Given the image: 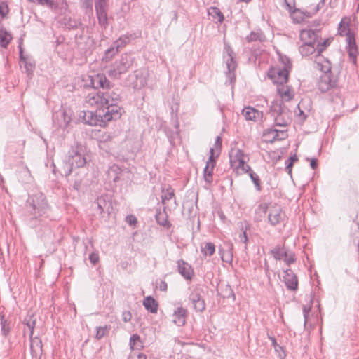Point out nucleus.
<instances>
[{
  "label": "nucleus",
  "instance_id": "6e6552de",
  "mask_svg": "<svg viewBox=\"0 0 359 359\" xmlns=\"http://www.w3.org/2000/svg\"><path fill=\"white\" fill-rule=\"evenodd\" d=\"M318 67L323 72L318 83V89L321 92L325 93L336 86L337 79L332 77L331 65L328 60H326L325 65L318 62Z\"/></svg>",
  "mask_w": 359,
  "mask_h": 359
},
{
  "label": "nucleus",
  "instance_id": "864d4df0",
  "mask_svg": "<svg viewBox=\"0 0 359 359\" xmlns=\"http://www.w3.org/2000/svg\"><path fill=\"white\" fill-rule=\"evenodd\" d=\"M311 306L310 305H304L302 307L303 314L304 318V325L306 324L308 320L309 313L310 312Z\"/></svg>",
  "mask_w": 359,
  "mask_h": 359
},
{
  "label": "nucleus",
  "instance_id": "6ab92c4d",
  "mask_svg": "<svg viewBox=\"0 0 359 359\" xmlns=\"http://www.w3.org/2000/svg\"><path fill=\"white\" fill-rule=\"evenodd\" d=\"M95 11L98 23L106 28L108 25L107 6L95 7Z\"/></svg>",
  "mask_w": 359,
  "mask_h": 359
},
{
  "label": "nucleus",
  "instance_id": "774afa93",
  "mask_svg": "<svg viewBox=\"0 0 359 359\" xmlns=\"http://www.w3.org/2000/svg\"><path fill=\"white\" fill-rule=\"evenodd\" d=\"M241 170L245 172V173H250L251 171H252L251 170V168L250 165H248V164H245L243 165V167L241 168Z\"/></svg>",
  "mask_w": 359,
  "mask_h": 359
},
{
  "label": "nucleus",
  "instance_id": "f3484780",
  "mask_svg": "<svg viewBox=\"0 0 359 359\" xmlns=\"http://www.w3.org/2000/svg\"><path fill=\"white\" fill-rule=\"evenodd\" d=\"M187 316V309L182 306H179L173 312L172 322L177 326H184L186 324Z\"/></svg>",
  "mask_w": 359,
  "mask_h": 359
},
{
  "label": "nucleus",
  "instance_id": "5701e85b",
  "mask_svg": "<svg viewBox=\"0 0 359 359\" xmlns=\"http://www.w3.org/2000/svg\"><path fill=\"white\" fill-rule=\"evenodd\" d=\"M299 50L302 56H309L317 52V46L313 43H303L299 48Z\"/></svg>",
  "mask_w": 359,
  "mask_h": 359
},
{
  "label": "nucleus",
  "instance_id": "69168bd1",
  "mask_svg": "<svg viewBox=\"0 0 359 359\" xmlns=\"http://www.w3.org/2000/svg\"><path fill=\"white\" fill-rule=\"evenodd\" d=\"M215 146L217 149H220L222 147V138L219 136H217L216 137Z\"/></svg>",
  "mask_w": 359,
  "mask_h": 359
},
{
  "label": "nucleus",
  "instance_id": "79ce46f5",
  "mask_svg": "<svg viewBox=\"0 0 359 359\" xmlns=\"http://www.w3.org/2000/svg\"><path fill=\"white\" fill-rule=\"evenodd\" d=\"M1 333L4 336H6L10 332L9 324L7 320L4 318V316H1Z\"/></svg>",
  "mask_w": 359,
  "mask_h": 359
},
{
  "label": "nucleus",
  "instance_id": "393cba45",
  "mask_svg": "<svg viewBox=\"0 0 359 359\" xmlns=\"http://www.w3.org/2000/svg\"><path fill=\"white\" fill-rule=\"evenodd\" d=\"M245 40L248 43L253 41L263 42L266 40V36L261 30L252 31L245 37Z\"/></svg>",
  "mask_w": 359,
  "mask_h": 359
},
{
  "label": "nucleus",
  "instance_id": "c85d7f7f",
  "mask_svg": "<svg viewBox=\"0 0 359 359\" xmlns=\"http://www.w3.org/2000/svg\"><path fill=\"white\" fill-rule=\"evenodd\" d=\"M208 13L214 20H217L219 23L224 21V16L218 8L212 6L208 9Z\"/></svg>",
  "mask_w": 359,
  "mask_h": 359
},
{
  "label": "nucleus",
  "instance_id": "a211bd4d",
  "mask_svg": "<svg viewBox=\"0 0 359 359\" xmlns=\"http://www.w3.org/2000/svg\"><path fill=\"white\" fill-rule=\"evenodd\" d=\"M177 269L178 272L186 279L191 280L194 273L193 269L187 262L183 259H180L177 262Z\"/></svg>",
  "mask_w": 359,
  "mask_h": 359
},
{
  "label": "nucleus",
  "instance_id": "20e7f679",
  "mask_svg": "<svg viewBox=\"0 0 359 359\" xmlns=\"http://www.w3.org/2000/svg\"><path fill=\"white\" fill-rule=\"evenodd\" d=\"M269 114L273 118L274 123L277 126L285 127L292 121L291 112L283 100L273 101L270 105Z\"/></svg>",
  "mask_w": 359,
  "mask_h": 359
},
{
  "label": "nucleus",
  "instance_id": "7c9ffc66",
  "mask_svg": "<svg viewBox=\"0 0 359 359\" xmlns=\"http://www.w3.org/2000/svg\"><path fill=\"white\" fill-rule=\"evenodd\" d=\"M118 45H116L114 43H113L110 48L105 50L104 55L102 60H105L106 62L111 60L118 52Z\"/></svg>",
  "mask_w": 359,
  "mask_h": 359
},
{
  "label": "nucleus",
  "instance_id": "423d86ee",
  "mask_svg": "<svg viewBox=\"0 0 359 359\" xmlns=\"http://www.w3.org/2000/svg\"><path fill=\"white\" fill-rule=\"evenodd\" d=\"M86 163L81 147L72 148L67 154V158L63 166L64 175L67 177L71 175L73 169L83 168Z\"/></svg>",
  "mask_w": 359,
  "mask_h": 359
},
{
  "label": "nucleus",
  "instance_id": "72a5a7b5",
  "mask_svg": "<svg viewBox=\"0 0 359 359\" xmlns=\"http://www.w3.org/2000/svg\"><path fill=\"white\" fill-rule=\"evenodd\" d=\"M12 37L10 33L4 29H0V46L6 48Z\"/></svg>",
  "mask_w": 359,
  "mask_h": 359
},
{
  "label": "nucleus",
  "instance_id": "f03ea898",
  "mask_svg": "<svg viewBox=\"0 0 359 359\" xmlns=\"http://www.w3.org/2000/svg\"><path fill=\"white\" fill-rule=\"evenodd\" d=\"M96 109L92 111H82L80 112L79 117L82 121L90 126H104L106 123L112 120L118 119V113L114 107L109 109H104L101 106H94ZM115 109H116L115 107Z\"/></svg>",
  "mask_w": 359,
  "mask_h": 359
},
{
  "label": "nucleus",
  "instance_id": "680f3d73",
  "mask_svg": "<svg viewBox=\"0 0 359 359\" xmlns=\"http://www.w3.org/2000/svg\"><path fill=\"white\" fill-rule=\"evenodd\" d=\"M284 1H285L287 8L290 11H292V8L294 7V0H284Z\"/></svg>",
  "mask_w": 359,
  "mask_h": 359
},
{
  "label": "nucleus",
  "instance_id": "412c9836",
  "mask_svg": "<svg viewBox=\"0 0 359 359\" xmlns=\"http://www.w3.org/2000/svg\"><path fill=\"white\" fill-rule=\"evenodd\" d=\"M30 350L33 357H36L42 353V342L38 337H30Z\"/></svg>",
  "mask_w": 359,
  "mask_h": 359
},
{
  "label": "nucleus",
  "instance_id": "c03bdc74",
  "mask_svg": "<svg viewBox=\"0 0 359 359\" xmlns=\"http://www.w3.org/2000/svg\"><path fill=\"white\" fill-rule=\"evenodd\" d=\"M130 38L128 36L124 35L120 36L116 41L114 43L116 45H118V48L124 47L126 44H128L130 41Z\"/></svg>",
  "mask_w": 359,
  "mask_h": 359
},
{
  "label": "nucleus",
  "instance_id": "5fc2aeb1",
  "mask_svg": "<svg viewBox=\"0 0 359 359\" xmlns=\"http://www.w3.org/2000/svg\"><path fill=\"white\" fill-rule=\"evenodd\" d=\"M284 261L287 264L290 265L295 261L294 255L293 253L288 254L287 252V257H283Z\"/></svg>",
  "mask_w": 359,
  "mask_h": 359
},
{
  "label": "nucleus",
  "instance_id": "c9c22d12",
  "mask_svg": "<svg viewBox=\"0 0 359 359\" xmlns=\"http://www.w3.org/2000/svg\"><path fill=\"white\" fill-rule=\"evenodd\" d=\"M270 252L277 260H281L283 257H287V252L279 246L275 247Z\"/></svg>",
  "mask_w": 359,
  "mask_h": 359
},
{
  "label": "nucleus",
  "instance_id": "2eb2a0df",
  "mask_svg": "<svg viewBox=\"0 0 359 359\" xmlns=\"http://www.w3.org/2000/svg\"><path fill=\"white\" fill-rule=\"evenodd\" d=\"M264 136L268 137L269 142L285 140L287 137V130H277L275 128H268L264 133Z\"/></svg>",
  "mask_w": 359,
  "mask_h": 359
},
{
  "label": "nucleus",
  "instance_id": "e2e57ef3",
  "mask_svg": "<svg viewBox=\"0 0 359 359\" xmlns=\"http://www.w3.org/2000/svg\"><path fill=\"white\" fill-rule=\"evenodd\" d=\"M81 180H75L73 185H72V187L74 190L79 191L81 189Z\"/></svg>",
  "mask_w": 359,
  "mask_h": 359
},
{
  "label": "nucleus",
  "instance_id": "cd10ccee",
  "mask_svg": "<svg viewBox=\"0 0 359 359\" xmlns=\"http://www.w3.org/2000/svg\"><path fill=\"white\" fill-rule=\"evenodd\" d=\"M233 244L228 243L226 245V250H221L219 249V253L221 255V258L222 261L225 262H231L233 259Z\"/></svg>",
  "mask_w": 359,
  "mask_h": 359
},
{
  "label": "nucleus",
  "instance_id": "8fccbe9b",
  "mask_svg": "<svg viewBox=\"0 0 359 359\" xmlns=\"http://www.w3.org/2000/svg\"><path fill=\"white\" fill-rule=\"evenodd\" d=\"M214 152L215 150L213 148L210 149V156L209 158L206 163V165H208L209 166H212V168H215L216 165V159L214 156Z\"/></svg>",
  "mask_w": 359,
  "mask_h": 359
},
{
  "label": "nucleus",
  "instance_id": "39448f33",
  "mask_svg": "<svg viewBox=\"0 0 359 359\" xmlns=\"http://www.w3.org/2000/svg\"><path fill=\"white\" fill-rule=\"evenodd\" d=\"M27 203L29 212H30V219H37L42 217L48 210V205L46 197L41 192L29 196Z\"/></svg>",
  "mask_w": 359,
  "mask_h": 359
},
{
  "label": "nucleus",
  "instance_id": "bf43d9fd",
  "mask_svg": "<svg viewBox=\"0 0 359 359\" xmlns=\"http://www.w3.org/2000/svg\"><path fill=\"white\" fill-rule=\"evenodd\" d=\"M89 260L93 264H96L99 261V256L97 253H91L89 255Z\"/></svg>",
  "mask_w": 359,
  "mask_h": 359
},
{
  "label": "nucleus",
  "instance_id": "0e129e2a",
  "mask_svg": "<svg viewBox=\"0 0 359 359\" xmlns=\"http://www.w3.org/2000/svg\"><path fill=\"white\" fill-rule=\"evenodd\" d=\"M107 6V0H95V7Z\"/></svg>",
  "mask_w": 359,
  "mask_h": 359
},
{
  "label": "nucleus",
  "instance_id": "f257e3e1",
  "mask_svg": "<svg viewBox=\"0 0 359 359\" xmlns=\"http://www.w3.org/2000/svg\"><path fill=\"white\" fill-rule=\"evenodd\" d=\"M88 86L95 89L101 88L97 93H89L86 97V102L90 106H101L104 109L111 107L116 108L118 118L121 116V108L118 105L121 101L120 90L115 88L114 85L103 74H93L88 76ZM116 110V109H114Z\"/></svg>",
  "mask_w": 359,
  "mask_h": 359
},
{
  "label": "nucleus",
  "instance_id": "3c124183",
  "mask_svg": "<svg viewBox=\"0 0 359 359\" xmlns=\"http://www.w3.org/2000/svg\"><path fill=\"white\" fill-rule=\"evenodd\" d=\"M8 13V7L7 4L5 1H1L0 3V16L4 18Z\"/></svg>",
  "mask_w": 359,
  "mask_h": 359
},
{
  "label": "nucleus",
  "instance_id": "13d9d810",
  "mask_svg": "<svg viewBox=\"0 0 359 359\" xmlns=\"http://www.w3.org/2000/svg\"><path fill=\"white\" fill-rule=\"evenodd\" d=\"M122 318L124 322H129L132 318V314L130 311H123L122 313Z\"/></svg>",
  "mask_w": 359,
  "mask_h": 359
},
{
  "label": "nucleus",
  "instance_id": "338daca9",
  "mask_svg": "<svg viewBox=\"0 0 359 359\" xmlns=\"http://www.w3.org/2000/svg\"><path fill=\"white\" fill-rule=\"evenodd\" d=\"M127 222L130 224H134L137 223V218L135 216L130 215L127 217Z\"/></svg>",
  "mask_w": 359,
  "mask_h": 359
},
{
  "label": "nucleus",
  "instance_id": "09e8293b",
  "mask_svg": "<svg viewBox=\"0 0 359 359\" xmlns=\"http://www.w3.org/2000/svg\"><path fill=\"white\" fill-rule=\"evenodd\" d=\"M65 25L66 27L68 28L69 29H76L80 25H81V22H79L76 20H72V19H69L67 22H65Z\"/></svg>",
  "mask_w": 359,
  "mask_h": 359
},
{
  "label": "nucleus",
  "instance_id": "0eeeda50",
  "mask_svg": "<svg viewBox=\"0 0 359 359\" xmlns=\"http://www.w3.org/2000/svg\"><path fill=\"white\" fill-rule=\"evenodd\" d=\"M134 60L135 57L133 54L130 53L122 54L120 58L115 61L108 71L109 76L111 78L119 79L121 74L126 73L129 70Z\"/></svg>",
  "mask_w": 359,
  "mask_h": 359
},
{
  "label": "nucleus",
  "instance_id": "ea45409f",
  "mask_svg": "<svg viewBox=\"0 0 359 359\" xmlns=\"http://www.w3.org/2000/svg\"><path fill=\"white\" fill-rule=\"evenodd\" d=\"M298 161V157L296 154H294L293 156H290L286 161H285V168L288 172V174H292V168L293 166V164L294 162Z\"/></svg>",
  "mask_w": 359,
  "mask_h": 359
},
{
  "label": "nucleus",
  "instance_id": "58836bf2",
  "mask_svg": "<svg viewBox=\"0 0 359 359\" xmlns=\"http://www.w3.org/2000/svg\"><path fill=\"white\" fill-rule=\"evenodd\" d=\"M110 329H111V327L108 326V325H104L103 327H102V326L97 327V328H96L97 332H96L95 337L97 339H102V337H104L109 333Z\"/></svg>",
  "mask_w": 359,
  "mask_h": 359
},
{
  "label": "nucleus",
  "instance_id": "bb28decb",
  "mask_svg": "<svg viewBox=\"0 0 359 359\" xmlns=\"http://www.w3.org/2000/svg\"><path fill=\"white\" fill-rule=\"evenodd\" d=\"M122 170L117 165H113L110 167L108 171V175L110 179L114 182H117L121 180V176L122 175Z\"/></svg>",
  "mask_w": 359,
  "mask_h": 359
},
{
  "label": "nucleus",
  "instance_id": "603ef678",
  "mask_svg": "<svg viewBox=\"0 0 359 359\" xmlns=\"http://www.w3.org/2000/svg\"><path fill=\"white\" fill-rule=\"evenodd\" d=\"M238 238H239V241L241 243H243L245 244L244 248H245V250H246L247 249V243H248V236H247V233H246V229L243 230L242 229V232H241L239 233Z\"/></svg>",
  "mask_w": 359,
  "mask_h": 359
},
{
  "label": "nucleus",
  "instance_id": "9d476101",
  "mask_svg": "<svg viewBox=\"0 0 359 359\" xmlns=\"http://www.w3.org/2000/svg\"><path fill=\"white\" fill-rule=\"evenodd\" d=\"M224 53L227 67L226 76L229 79L230 83H233L236 79L234 71L237 67V63L235 60V53L229 44L225 43Z\"/></svg>",
  "mask_w": 359,
  "mask_h": 359
},
{
  "label": "nucleus",
  "instance_id": "2f4dec72",
  "mask_svg": "<svg viewBox=\"0 0 359 359\" xmlns=\"http://www.w3.org/2000/svg\"><path fill=\"white\" fill-rule=\"evenodd\" d=\"M161 191L163 193L161 202L163 206H165V202L175 197V190L171 187H168L166 189L163 188Z\"/></svg>",
  "mask_w": 359,
  "mask_h": 359
},
{
  "label": "nucleus",
  "instance_id": "473e14b6",
  "mask_svg": "<svg viewBox=\"0 0 359 359\" xmlns=\"http://www.w3.org/2000/svg\"><path fill=\"white\" fill-rule=\"evenodd\" d=\"M243 156V152L241 149L231 150L229 154L231 165L233 166V165L239 161V159H241Z\"/></svg>",
  "mask_w": 359,
  "mask_h": 359
},
{
  "label": "nucleus",
  "instance_id": "4be33fe9",
  "mask_svg": "<svg viewBox=\"0 0 359 359\" xmlns=\"http://www.w3.org/2000/svg\"><path fill=\"white\" fill-rule=\"evenodd\" d=\"M166 206H163V210H156L155 218L157 223L164 227H170V223L168 219V215L165 211Z\"/></svg>",
  "mask_w": 359,
  "mask_h": 359
},
{
  "label": "nucleus",
  "instance_id": "9b49d317",
  "mask_svg": "<svg viewBox=\"0 0 359 359\" xmlns=\"http://www.w3.org/2000/svg\"><path fill=\"white\" fill-rule=\"evenodd\" d=\"M111 207V203L108 199V196L107 195H102L97 197L91 205L93 211L99 215H102L105 212H109Z\"/></svg>",
  "mask_w": 359,
  "mask_h": 359
},
{
  "label": "nucleus",
  "instance_id": "f704fd0d",
  "mask_svg": "<svg viewBox=\"0 0 359 359\" xmlns=\"http://www.w3.org/2000/svg\"><path fill=\"white\" fill-rule=\"evenodd\" d=\"M24 323L27 325L29 330V336L32 337L36 325V318L33 316H27L24 319Z\"/></svg>",
  "mask_w": 359,
  "mask_h": 359
},
{
  "label": "nucleus",
  "instance_id": "ddd939ff",
  "mask_svg": "<svg viewBox=\"0 0 359 359\" xmlns=\"http://www.w3.org/2000/svg\"><path fill=\"white\" fill-rule=\"evenodd\" d=\"M346 41L348 43V53L350 57V60L352 61L353 64H356L357 62V55H358V48L356 46L355 39L354 34L351 33L349 29L346 33Z\"/></svg>",
  "mask_w": 359,
  "mask_h": 359
},
{
  "label": "nucleus",
  "instance_id": "a19ab883",
  "mask_svg": "<svg viewBox=\"0 0 359 359\" xmlns=\"http://www.w3.org/2000/svg\"><path fill=\"white\" fill-rule=\"evenodd\" d=\"M330 44L329 39H325L322 41V39H319L316 43L317 46V53L318 55H320Z\"/></svg>",
  "mask_w": 359,
  "mask_h": 359
},
{
  "label": "nucleus",
  "instance_id": "1a4fd4ad",
  "mask_svg": "<svg viewBox=\"0 0 359 359\" xmlns=\"http://www.w3.org/2000/svg\"><path fill=\"white\" fill-rule=\"evenodd\" d=\"M320 26V21H314L311 27L302 29L299 34L301 41L303 43L316 44L320 40V28H318Z\"/></svg>",
  "mask_w": 359,
  "mask_h": 359
},
{
  "label": "nucleus",
  "instance_id": "4d7b16f0",
  "mask_svg": "<svg viewBox=\"0 0 359 359\" xmlns=\"http://www.w3.org/2000/svg\"><path fill=\"white\" fill-rule=\"evenodd\" d=\"M268 338L271 340L272 345L276 351H278L279 349H282V347L277 344L275 337L268 335Z\"/></svg>",
  "mask_w": 359,
  "mask_h": 359
},
{
  "label": "nucleus",
  "instance_id": "a18cd8bd",
  "mask_svg": "<svg viewBox=\"0 0 359 359\" xmlns=\"http://www.w3.org/2000/svg\"><path fill=\"white\" fill-rule=\"evenodd\" d=\"M249 176L252 181L253 182L257 190L260 191L261 190V184H260V180L259 176L254 172L253 171H251L249 173Z\"/></svg>",
  "mask_w": 359,
  "mask_h": 359
},
{
  "label": "nucleus",
  "instance_id": "b1692460",
  "mask_svg": "<svg viewBox=\"0 0 359 359\" xmlns=\"http://www.w3.org/2000/svg\"><path fill=\"white\" fill-rule=\"evenodd\" d=\"M143 305L147 311L152 313H156L158 311V304L151 296H149L144 299Z\"/></svg>",
  "mask_w": 359,
  "mask_h": 359
},
{
  "label": "nucleus",
  "instance_id": "aec40b11",
  "mask_svg": "<svg viewBox=\"0 0 359 359\" xmlns=\"http://www.w3.org/2000/svg\"><path fill=\"white\" fill-rule=\"evenodd\" d=\"M242 114L247 121H256L258 118L262 117V114L253 107H248L243 109Z\"/></svg>",
  "mask_w": 359,
  "mask_h": 359
},
{
  "label": "nucleus",
  "instance_id": "c756f323",
  "mask_svg": "<svg viewBox=\"0 0 359 359\" xmlns=\"http://www.w3.org/2000/svg\"><path fill=\"white\" fill-rule=\"evenodd\" d=\"M129 345L130 348L133 350H140L143 347V343L140 337L137 334L131 335Z\"/></svg>",
  "mask_w": 359,
  "mask_h": 359
},
{
  "label": "nucleus",
  "instance_id": "e433bc0d",
  "mask_svg": "<svg viewBox=\"0 0 359 359\" xmlns=\"http://www.w3.org/2000/svg\"><path fill=\"white\" fill-rule=\"evenodd\" d=\"M215 252V245L213 243L208 242L201 247V252L205 256H212Z\"/></svg>",
  "mask_w": 359,
  "mask_h": 359
},
{
  "label": "nucleus",
  "instance_id": "7ed1b4c3",
  "mask_svg": "<svg viewBox=\"0 0 359 359\" xmlns=\"http://www.w3.org/2000/svg\"><path fill=\"white\" fill-rule=\"evenodd\" d=\"M292 69V64L289 57L285 55L279 56V64L271 67L268 73L269 77L273 83L283 85L288 81L289 73Z\"/></svg>",
  "mask_w": 359,
  "mask_h": 359
},
{
  "label": "nucleus",
  "instance_id": "4468645a",
  "mask_svg": "<svg viewBox=\"0 0 359 359\" xmlns=\"http://www.w3.org/2000/svg\"><path fill=\"white\" fill-rule=\"evenodd\" d=\"M283 281L290 290L295 291L298 288V279L296 274L290 269H287L283 271Z\"/></svg>",
  "mask_w": 359,
  "mask_h": 359
},
{
  "label": "nucleus",
  "instance_id": "f8f14e48",
  "mask_svg": "<svg viewBox=\"0 0 359 359\" xmlns=\"http://www.w3.org/2000/svg\"><path fill=\"white\" fill-rule=\"evenodd\" d=\"M285 217L282 208L280 205H272L269 209L268 219L272 226H276L280 224Z\"/></svg>",
  "mask_w": 359,
  "mask_h": 359
},
{
  "label": "nucleus",
  "instance_id": "37998d69",
  "mask_svg": "<svg viewBox=\"0 0 359 359\" xmlns=\"http://www.w3.org/2000/svg\"><path fill=\"white\" fill-rule=\"evenodd\" d=\"M114 137L111 136L109 133H104L99 137V143H111L116 142L114 140Z\"/></svg>",
  "mask_w": 359,
  "mask_h": 359
},
{
  "label": "nucleus",
  "instance_id": "6e6d98bb",
  "mask_svg": "<svg viewBox=\"0 0 359 359\" xmlns=\"http://www.w3.org/2000/svg\"><path fill=\"white\" fill-rule=\"evenodd\" d=\"M129 359H147V356L140 352H134L129 358Z\"/></svg>",
  "mask_w": 359,
  "mask_h": 359
},
{
  "label": "nucleus",
  "instance_id": "a878e982",
  "mask_svg": "<svg viewBox=\"0 0 359 359\" xmlns=\"http://www.w3.org/2000/svg\"><path fill=\"white\" fill-rule=\"evenodd\" d=\"M277 91L284 101H290L293 98L292 90L288 86L282 85L281 87L277 88Z\"/></svg>",
  "mask_w": 359,
  "mask_h": 359
},
{
  "label": "nucleus",
  "instance_id": "dca6fc26",
  "mask_svg": "<svg viewBox=\"0 0 359 359\" xmlns=\"http://www.w3.org/2000/svg\"><path fill=\"white\" fill-rule=\"evenodd\" d=\"M189 300L194 305V309L196 312H202L205 309V300L202 298L198 290H194L189 295Z\"/></svg>",
  "mask_w": 359,
  "mask_h": 359
},
{
  "label": "nucleus",
  "instance_id": "de8ad7c7",
  "mask_svg": "<svg viewBox=\"0 0 359 359\" xmlns=\"http://www.w3.org/2000/svg\"><path fill=\"white\" fill-rule=\"evenodd\" d=\"M20 59L24 60V62H25V71L27 73V74H32V72L35 68V65L34 64H32L31 62H28L27 61L25 60V59L22 56V51H20Z\"/></svg>",
  "mask_w": 359,
  "mask_h": 359
},
{
  "label": "nucleus",
  "instance_id": "4c0bfd02",
  "mask_svg": "<svg viewBox=\"0 0 359 359\" xmlns=\"http://www.w3.org/2000/svg\"><path fill=\"white\" fill-rule=\"evenodd\" d=\"M213 170L214 168H212V166H209L208 165H206L203 170V178L208 184H210L212 182Z\"/></svg>",
  "mask_w": 359,
  "mask_h": 359
},
{
  "label": "nucleus",
  "instance_id": "052dcab7",
  "mask_svg": "<svg viewBox=\"0 0 359 359\" xmlns=\"http://www.w3.org/2000/svg\"><path fill=\"white\" fill-rule=\"evenodd\" d=\"M246 164L245 162V159H244V156L241 158V159H239V161H238L236 163H235L233 165V166H232L233 168H235L236 169H241L242 167H243V165Z\"/></svg>",
  "mask_w": 359,
  "mask_h": 359
},
{
  "label": "nucleus",
  "instance_id": "49530a36",
  "mask_svg": "<svg viewBox=\"0 0 359 359\" xmlns=\"http://www.w3.org/2000/svg\"><path fill=\"white\" fill-rule=\"evenodd\" d=\"M116 145V142H111V143H99V148L107 153H110L111 151L114 148Z\"/></svg>",
  "mask_w": 359,
  "mask_h": 359
}]
</instances>
